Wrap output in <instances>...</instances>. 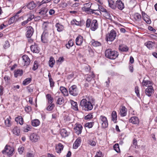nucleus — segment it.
<instances>
[{"instance_id":"nucleus-1","label":"nucleus","mask_w":157,"mask_h":157,"mask_svg":"<svg viewBox=\"0 0 157 157\" xmlns=\"http://www.w3.org/2000/svg\"><path fill=\"white\" fill-rule=\"evenodd\" d=\"M88 99H82L80 101V105L82 107V108L85 111H88L91 110L93 108V105L92 103L94 101V100L91 98Z\"/></svg>"},{"instance_id":"nucleus-2","label":"nucleus","mask_w":157,"mask_h":157,"mask_svg":"<svg viewBox=\"0 0 157 157\" xmlns=\"http://www.w3.org/2000/svg\"><path fill=\"white\" fill-rule=\"evenodd\" d=\"M105 56L110 59H115L118 56V52L116 51H112L110 49L106 50L105 52Z\"/></svg>"},{"instance_id":"nucleus-3","label":"nucleus","mask_w":157,"mask_h":157,"mask_svg":"<svg viewBox=\"0 0 157 157\" xmlns=\"http://www.w3.org/2000/svg\"><path fill=\"white\" fill-rule=\"evenodd\" d=\"M92 3L89 2L86 3L83 5V7L82 8V9L86 13L89 14H92L95 13V14H98L97 13H95L94 11L98 10H93L90 8Z\"/></svg>"},{"instance_id":"nucleus-4","label":"nucleus","mask_w":157,"mask_h":157,"mask_svg":"<svg viewBox=\"0 0 157 157\" xmlns=\"http://www.w3.org/2000/svg\"><path fill=\"white\" fill-rule=\"evenodd\" d=\"M14 150L13 147L6 145L4 150L2 151V153L4 155H7L8 157H10L13 155Z\"/></svg>"},{"instance_id":"nucleus-5","label":"nucleus","mask_w":157,"mask_h":157,"mask_svg":"<svg viewBox=\"0 0 157 157\" xmlns=\"http://www.w3.org/2000/svg\"><path fill=\"white\" fill-rule=\"evenodd\" d=\"M69 90L70 94L74 96L77 95L79 93L78 89L75 85H73L70 87Z\"/></svg>"},{"instance_id":"nucleus-6","label":"nucleus","mask_w":157,"mask_h":157,"mask_svg":"<svg viewBox=\"0 0 157 157\" xmlns=\"http://www.w3.org/2000/svg\"><path fill=\"white\" fill-rule=\"evenodd\" d=\"M116 36V32L114 30H112L107 36L106 40L112 41L115 39Z\"/></svg>"},{"instance_id":"nucleus-7","label":"nucleus","mask_w":157,"mask_h":157,"mask_svg":"<svg viewBox=\"0 0 157 157\" xmlns=\"http://www.w3.org/2000/svg\"><path fill=\"white\" fill-rule=\"evenodd\" d=\"M99 120L103 128L107 127L108 126V121L107 118L103 115L100 116Z\"/></svg>"},{"instance_id":"nucleus-8","label":"nucleus","mask_w":157,"mask_h":157,"mask_svg":"<svg viewBox=\"0 0 157 157\" xmlns=\"http://www.w3.org/2000/svg\"><path fill=\"white\" fill-rule=\"evenodd\" d=\"M26 37L28 38H30L34 33L33 28L31 26H28L26 27Z\"/></svg>"},{"instance_id":"nucleus-9","label":"nucleus","mask_w":157,"mask_h":157,"mask_svg":"<svg viewBox=\"0 0 157 157\" xmlns=\"http://www.w3.org/2000/svg\"><path fill=\"white\" fill-rule=\"evenodd\" d=\"M82 126L81 124H76L74 127V129L75 132L78 135L80 134L82 132Z\"/></svg>"},{"instance_id":"nucleus-10","label":"nucleus","mask_w":157,"mask_h":157,"mask_svg":"<svg viewBox=\"0 0 157 157\" xmlns=\"http://www.w3.org/2000/svg\"><path fill=\"white\" fill-rule=\"evenodd\" d=\"M30 139L33 142H36L39 139V136L36 133H33L30 136Z\"/></svg>"},{"instance_id":"nucleus-11","label":"nucleus","mask_w":157,"mask_h":157,"mask_svg":"<svg viewBox=\"0 0 157 157\" xmlns=\"http://www.w3.org/2000/svg\"><path fill=\"white\" fill-rule=\"evenodd\" d=\"M144 45L149 49H151L155 47V43L151 41H148L144 43Z\"/></svg>"},{"instance_id":"nucleus-12","label":"nucleus","mask_w":157,"mask_h":157,"mask_svg":"<svg viewBox=\"0 0 157 157\" xmlns=\"http://www.w3.org/2000/svg\"><path fill=\"white\" fill-rule=\"evenodd\" d=\"M116 8L117 7L120 10H122L124 8V4L121 0H117L116 3Z\"/></svg>"},{"instance_id":"nucleus-13","label":"nucleus","mask_w":157,"mask_h":157,"mask_svg":"<svg viewBox=\"0 0 157 157\" xmlns=\"http://www.w3.org/2000/svg\"><path fill=\"white\" fill-rule=\"evenodd\" d=\"M22 58L24 63V65L26 66L29 65L30 62V60L29 57L26 55H24L22 56Z\"/></svg>"},{"instance_id":"nucleus-14","label":"nucleus","mask_w":157,"mask_h":157,"mask_svg":"<svg viewBox=\"0 0 157 157\" xmlns=\"http://www.w3.org/2000/svg\"><path fill=\"white\" fill-rule=\"evenodd\" d=\"M34 44L31 45L30 46L31 51L34 53H38L39 52V49L37 44L35 43Z\"/></svg>"},{"instance_id":"nucleus-15","label":"nucleus","mask_w":157,"mask_h":157,"mask_svg":"<svg viewBox=\"0 0 157 157\" xmlns=\"http://www.w3.org/2000/svg\"><path fill=\"white\" fill-rule=\"evenodd\" d=\"M98 23L96 20H93L91 23V29L92 31H95L98 28Z\"/></svg>"},{"instance_id":"nucleus-16","label":"nucleus","mask_w":157,"mask_h":157,"mask_svg":"<svg viewBox=\"0 0 157 157\" xmlns=\"http://www.w3.org/2000/svg\"><path fill=\"white\" fill-rule=\"evenodd\" d=\"M127 109L124 106H122L120 109L119 114L121 117H124L126 116Z\"/></svg>"},{"instance_id":"nucleus-17","label":"nucleus","mask_w":157,"mask_h":157,"mask_svg":"<svg viewBox=\"0 0 157 157\" xmlns=\"http://www.w3.org/2000/svg\"><path fill=\"white\" fill-rule=\"evenodd\" d=\"M83 41V37L81 36H78L75 39L76 44L78 46H81Z\"/></svg>"},{"instance_id":"nucleus-18","label":"nucleus","mask_w":157,"mask_h":157,"mask_svg":"<svg viewBox=\"0 0 157 157\" xmlns=\"http://www.w3.org/2000/svg\"><path fill=\"white\" fill-rule=\"evenodd\" d=\"M154 91V90L152 86H150L147 87L145 90V93L148 96H150L152 92Z\"/></svg>"},{"instance_id":"nucleus-19","label":"nucleus","mask_w":157,"mask_h":157,"mask_svg":"<svg viewBox=\"0 0 157 157\" xmlns=\"http://www.w3.org/2000/svg\"><path fill=\"white\" fill-rule=\"evenodd\" d=\"M129 122L134 124H136L139 123V121L138 118L136 117H131L129 120Z\"/></svg>"},{"instance_id":"nucleus-20","label":"nucleus","mask_w":157,"mask_h":157,"mask_svg":"<svg viewBox=\"0 0 157 157\" xmlns=\"http://www.w3.org/2000/svg\"><path fill=\"white\" fill-rule=\"evenodd\" d=\"M63 146L61 143H59L58 145L56 146V151L58 153H60L61 151L63 149Z\"/></svg>"},{"instance_id":"nucleus-21","label":"nucleus","mask_w":157,"mask_h":157,"mask_svg":"<svg viewBox=\"0 0 157 157\" xmlns=\"http://www.w3.org/2000/svg\"><path fill=\"white\" fill-rule=\"evenodd\" d=\"M47 10L46 9L44 8L41 9L40 11L39 12V14L40 15L41 17L44 18L46 16V13Z\"/></svg>"},{"instance_id":"nucleus-22","label":"nucleus","mask_w":157,"mask_h":157,"mask_svg":"<svg viewBox=\"0 0 157 157\" xmlns=\"http://www.w3.org/2000/svg\"><path fill=\"white\" fill-rule=\"evenodd\" d=\"M81 140L80 138H78L74 143L73 145V148L74 149L77 148L79 146L81 143Z\"/></svg>"},{"instance_id":"nucleus-23","label":"nucleus","mask_w":157,"mask_h":157,"mask_svg":"<svg viewBox=\"0 0 157 157\" xmlns=\"http://www.w3.org/2000/svg\"><path fill=\"white\" fill-rule=\"evenodd\" d=\"M142 85L143 86L149 87L150 86H152V83L150 81L144 79L142 82Z\"/></svg>"},{"instance_id":"nucleus-24","label":"nucleus","mask_w":157,"mask_h":157,"mask_svg":"<svg viewBox=\"0 0 157 157\" xmlns=\"http://www.w3.org/2000/svg\"><path fill=\"white\" fill-rule=\"evenodd\" d=\"M119 49L122 52H127L128 50V48L125 45L121 44L119 45Z\"/></svg>"},{"instance_id":"nucleus-25","label":"nucleus","mask_w":157,"mask_h":157,"mask_svg":"<svg viewBox=\"0 0 157 157\" xmlns=\"http://www.w3.org/2000/svg\"><path fill=\"white\" fill-rule=\"evenodd\" d=\"M60 90L65 96H67L68 93L67 89L63 86H61L60 87Z\"/></svg>"},{"instance_id":"nucleus-26","label":"nucleus","mask_w":157,"mask_h":157,"mask_svg":"<svg viewBox=\"0 0 157 157\" xmlns=\"http://www.w3.org/2000/svg\"><path fill=\"white\" fill-rule=\"evenodd\" d=\"M71 104L73 107V109L75 110H78L77 103L72 100H70Z\"/></svg>"},{"instance_id":"nucleus-27","label":"nucleus","mask_w":157,"mask_h":157,"mask_svg":"<svg viewBox=\"0 0 157 157\" xmlns=\"http://www.w3.org/2000/svg\"><path fill=\"white\" fill-rule=\"evenodd\" d=\"M108 2L109 6L111 9L115 10L116 9V4L113 0H108Z\"/></svg>"},{"instance_id":"nucleus-28","label":"nucleus","mask_w":157,"mask_h":157,"mask_svg":"<svg viewBox=\"0 0 157 157\" xmlns=\"http://www.w3.org/2000/svg\"><path fill=\"white\" fill-rule=\"evenodd\" d=\"M13 134L16 135L18 136L20 135V130L18 127H15L13 130Z\"/></svg>"},{"instance_id":"nucleus-29","label":"nucleus","mask_w":157,"mask_h":157,"mask_svg":"<svg viewBox=\"0 0 157 157\" xmlns=\"http://www.w3.org/2000/svg\"><path fill=\"white\" fill-rule=\"evenodd\" d=\"M48 34L47 33H43L42 34L41 36V39L42 41L44 43H45L47 42L48 40L47 37L48 36Z\"/></svg>"},{"instance_id":"nucleus-30","label":"nucleus","mask_w":157,"mask_h":157,"mask_svg":"<svg viewBox=\"0 0 157 157\" xmlns=\"http://www.w3.org/2000/svg\"><path fill=\"white\" fill-rule=\"evenodd\" d=\"M15 121L17 123H19V124L21 125H22L23 124V119L21 116H19L16 117Z\"/></svg>"},{"instance_id":"nucleus-31","label":"nucleus","mask_w":157,"mask_h":157,"mask_svg":"<svg viewBox=\"0 0 157 157\" xmlns=\"http://www.w3.org/2000/svg\"><path fill=\"white\" fill-rule=\"evenodd\" d=\"M55 26L57 28V31L59 32L62 31L63 29V25L59 23L56 24Z\"/></svg>"},{"instance_id":"nucleus-32","label":"nucleus","mask_w":157,"mask_h":157,"mask_svg":"<svg viewBox=\"0 0 157 157\" xmlns=\"http://www.w3.org/2000/svg\"><path fill=\"white\" fill-rule=\"evenodd\" d=\"M60 133L62 136L63 137H65L68 136L69 135L68 132L64 129H61Z\"/></svg>"},{"instance_id":"nucleus-33","label":"nucleus","mask_w":157,"mask_h":157,"mask_svg":"<svg viewBox=\"0 0 157 157\" xmlns=\"http://www.w3.org/2000/svg\"><path fill=\"white\" fill-rule=\"evenodd\" d=\"M32 124L33 126L36 127L40 124V122L38 119H34L31 121Z\"/></svg>"},{"instance_id":"nucleus-34","label":"nucleus","mask_w":157,"mask_h":157,"mask_svg":"<svg viewBox=\"0 0 157 157\" xmlns=\"http://www.w3.org/2000/svg\"><path fill=\"white\" fill-rule=\"evenodd\" d=\"M23 74V71L19 69L17 70L14 72V75L15 77H17L18 75L21 76Z\"/></svg>"},{"instance_id":"nucleus-35","label":"nucleus","mask_w":157,"mask_h":157,"mask_svg":"<svg viewBox=\"0 0 157 157\" xmlns=\"http://www.w3.org/2000/svg\"><path fill=\"white\" fill-rule=\"evenodd\" d=\"M36 7V5L33 2H32L29 3L28 5V8L30 10H32Z\"/></svg>"},{"instance_id":"nucleus-36","label":"nucleus","mask_w":157,"mask_h":157,"mask_svg":"<svg viewBox=\"0 0 157 157\" xmlns=\"http://www.w3.org/2000/svg\"><path fill=\"white\" fill-rule=\"evenodd\" d=\"M55 63V61L54 58L52 57H51L50 58V59L49 61V66L51 67H52Z\"/></svg>"},{"instance_id":"nucleus-37","label":"nucleus","mask_w":157,"mask_h":157,"mask_svg":"<svg viewBox=\"0 0 157 157\" xmlns=\"http://www.w3.org/2000/svg\"><path fill=\"white\" fill-rule=\"evenodd\" d=\"M94 74L93 73H91V75H87V76L86 78V80L88 81V82H89L93 78H94Z\"/></svg>"},{"instance_id":"nucleus-38","label":"nucleus","mask_w":157,"mask_h":157,"mask_svg":"<svg viewBox=\"0 0 157 157\" xmlns=\"http://www.w3.org/2000/svg\"><path fill=\"white\" fill-rule=\"evenodd\" d=\"M112 120L114 122L115 121L117 120V116L116 112L115 111H113L112 113Z\"/></svg>"},{"instance_id":"nucleus-39","label":"nucleus","mask_w":157,"mask_h":157,"mask_svg":"<svg viewBox=\"0 0 157 157\" xmlns=\"http://www.w3.org/2000/svg\"><path fill=\"white\" fill-rule=\"evenodd\" d=\"M142 18L148 24H151V21L147 15L146 16H145L144 17H142Z\"/></svg>"},{"instance_id":"nucleus-40","label":"nucleus","mask_w":157,"mask_h":157,"mask_svg":"<svg viewBox=\"0 0 157 157\" xmlns=\"http://www.w3.org/2000/svg\"><path fill=\"white\" fill-rule=\"evenodd\" d=\"M46 97L48 100V103H52L53 101V98L51 97V95L50 94H48L46 95Z\"/></svg>"},{"instance_id":"nucleus-41","label":"nucleus","mask_w":157,"mask_h":157,"mask_svg":"<svg viewBox=\"0 0 157 157\" xmlns=\"http://www.w3.org/2000/svg\"><path fill=\"white\" fill-rule=\"evenodd\" d=\"M10 117H9L8 118H7L6 120H5V123L6 125L8 127H9L11 125L10 120Z\"/></svg>"},{"instance_id":"nucleus-42","label":"nucleus","mask_w":157,"mask_h":157,"mask_svg":"<svg viewBox=\"0 0 157 157\" xmlns=\"http://www.w3.org/2000/svg\"><path fill=\"white\" fill-rule=\"evenodd\" d=\"M92 45L95 47L99 46L101 45V43L98 41H95L94 40H92L91 41Z\"/></svg>"},{"instance_id":"nucleus-43","label":"nucleus","mask_w":157,"mask_h":157,"mask_svg":"<svg viewBox=\"0 0 157 157\" xmlns=\"http://www.w3.org/2000/svg\"><path fill=\"white\" fill-rule=\"evenodd\" d=\"M134 18L136 21H139L141 18V16L140 14L137 13L135 14Z\"/></svg>"},{"instance_id":"nucleus-44","label":"nucleus","mask_w":157,"mask_h":157,"mask_svg":"<svg viewBox=\"0 0 157 157\" xmlns=\"http://www.w3.org/2000/svg\"><path fill=\"white\" fill-rule=\"evenodd\" d=\"M32 80L31 78H28L25 79L23 82V84L26 85L29 83Z\"/></svg>"},{"instance_id":"nucleus-45","label":"nucleus","mask_w":157,"mask_h":157,"mask_svg":"<svg viewBox=\"0 0 157 157\" xmlns=\"http://www.w3.org/2000/svg\"><path fill=\"white\" fill-rule=\"evenodd\" d=\"M73 45V42L72 40H69L68 42V43L66 44V46L67 48H70Z\"/></svg>"},{"instance_id":"nucleus-46","label":"nucleus","mask_w":157,"mask_h":157,"mask_svg":"<svg viewBox=\"0 0 157 157\" xmlns=\"http://www.w3.org/2000/svg\"><path fill=\"white\" fill-rule=\"evenodd\" d=\"M24 147L20 146L18 148V151L20 154H22L24 151Z\"/></svg>"},{"instance_id":"nucleus-47","label":"nucleus","mask_w":157,"mask_h":157,"mask_svg":"<svg viewBox=\"0 0 157 157\" xmlns=\"http://www.w3.org/2000/svg\"><path fill=\"white\" fill-rule=\"evenodd\" d=\"M94 124V122H88L85 124V126L86 127H88V128H90L93 127Z\"/></svg>"},{"instance_id":"nucleus-48","label":"nucleus","mask_w":157,"mask_h":157,"mask_svg":"<svg viewBox=\"0 0 157 157\" xmlns=\"http://www.w3.org/2000/svg\"><path fill=\"white\" fill-rule=\"evenodd\" d=\"M88 143L89 144H90L92 146H94L96 145V143L95 140L93 139V140H89Z\"/></svg>"},{"instance_id":"nucleus-49","label":"nucleus","mask_w":157,"mask_h":157,"mask_svg":"<svg viewBox=\"0 0 157 157\" xmlns=\"http://www.w3.org/2000/svg\"><path fill=\"white\" fill-rule=\"evenodd\" d=\"M64 100L63 98L60 97L58 98L57 101V103L59 105H61L64 102Z\"/></svg>"},{"instance_id":"nucleus-50","label":"nucleus","mask_w":157,"mask_h":157,"mask_svg":"<svg viewBox=\"0 0 157 157\" xmlns=\"http://www.w3.org/2000/svg\"><path fill=\"white\" fill-rule=\"evenodd\" d=\"M113 148L114 150L117 153H118L120 151L119 146L118 144H116L114 145Z\"/></svg>"},{"instance_id":"nucleus-51","label":"nucleus","mask_w":157,"mask_h":157,"mask_svg":"<svg viewBox=\"0 0 157 157\" xmlns=\"http://www.w3.org/2000/svg\"><path fill=\"white\" fill-rule=\"evenodd\" d=\"M71 23L73 24H75L77 25H80L81 24V22L80 21H77L75 19H73L71 21Z\"/></svg>"},{"instance_id":"nucleus-52","label":"nucleus","mask_w":157,"mask_h":157,"mask_svg":"<svg viewBox=\"0 0 157 157\" xmlns=\"http://www.w3.org/2000/svg\"><path fill=\"white\" fill-rule=\"evenodd\" d=\"M50 104L48 106L47 108V110L48 111H51L52 110L54 107V105L52 103H49Z\"/></svg>"},{"instance_id":"nucleus-53","label":"nucleus","mask_w":157,"mask_h":157,"mask_svg":"<svg viewBox=\"0 0 157 157\" xmlns=\"http://www.w3.org/2000/svg\"><path fill=\"white\" fill-rule=\"evenodd\" d=\"M34 154L33 152H28L27 153L26 157H34Z\"/></svg>"},{"instance_id":"nucleus-54","label":"nucleus","mask_w":157,"mask_h":157,"mask_svg":"<svg viewBox=\"0 0 157 157\" xmlns=\"http://www.w3.org/2000/svg\"><path fill=\"white\" fill-rule=\"evenodd\" d=\"M10 46V44L9 42L7 41H6L5 42V44L4 45V48L5 49H6Z\"/></svg>"},{"instance_id":"nucleus-55","label":"nucleus","mask_w":157,"mask_h":157,"mask_svg":"<svg viewBox=\"0 0 157 157\" xmlns=\"http://www.w3.org/2000/svg\"><path fill=\"white\" fill-rule=\"evenodd\" d=\"M16 21H16V20H15L14 18L13 17H12L9 20L8 22L9 23L10 25Z\"/></svg>"},{"instance_id":"nucleus-56","label":"nucleus","mask_w":157,"mask_h":157,"mask_svg":"<svg viewBox=\"0 0 157 157\" xmlns=\"http://www.w3.org/2000/svg\"><path fill=\"white\" fill-rule=\"evenodd\" d=\"M91 23V20L90 19H87L86 23V27L88 28L90 27V25Z\"/></svg>"},{"instance_id":"nucleus-57","label":"nucleus","mask_w":157,"mask_h":157,"mask_svg":"<svg viewBox=\"0 0 157 157\" xmlns=\"http://www.w3.org/2000/svg\"><path fill=\"white\" fill-rule=\"evenodd\" d=\"M97 6L98 7V9L99 10L101 11L102 12L105 13L107 10L106 9L103 8L102 7H100L99 5H97Z\"/></svg>"},{"instance_id":"nucleus-58","label":"nucleus","mask_w":157,"mask_h":157,"mask_svg":"<svg viewBox=\"0 0 157 157\" xmlns=\"http://www.w3.org/2000/svg\"><path fill=\"white\" fill-rule=\"evenodd\" d=\"M93 117V115L92 114H89L85 117V119L86 120L90 119L92 118Z\"/></svg>"},{"instance_id":"nucleus-59","label":"nucleus","mask_w":157,"mask_h":157,"mask_svg":"<svg viewBox=\"0 0 157 157\" xmlns=\"http://www.w3.org/2000/svg\"><path fill=\"white\" fill-rule=\"evenodd\" d=\"M38 67V64L36 61H35L34 65L33 67V69L34 70H36Z\"/></svg>"},{"instance_id":"nucleus-60","label":"nucleus","mask_w":157,"mask_h":157,"mask_svg":"<svg viewBox=\"0 0 157 157\" xmlns=\"http://www.w3.org/2000/svg\"><path fill=\"white\" fill-rule=\"evenodd\" d=\"M135 92L137 96L139 97L140 96V94L139 93V90L138 89V86H136L135 88Z\"/></svg>"},{"instance_id":"nucleus-61","label":"nucleus","mask_w":157,"mask_h":157,"mask_svg":"<svg viewBox=\"0 0 157 157\" xmlns=\"http://www.w3.org/2000/svg\"><path fill=\"white\" fill-rule=\"evenodd\" d=\"M88 51L89 55L91 57L94 56V51L91 48L89 49Z\"/></svg>"},{"instance_id":"nucleus-62","label":"nucleus","mask_w":157,"mask_h":157,"mask_svg":"<svg viewBox=\"0 0 157 157\" xmlns=\"http://www.w3.org/2000/svg\"><path fill=\"white\" fill-rule=\"evenodd\" d=\"M49 78V80L50 83V86L51 87H53L54 86V83L53 81V79L51 78Z\"/></svg>"},{"instance_id":"nucleus-63","label":"nucleus","mask_w":157,"mask_h":157,"mask_svg":"<svg viewBox=\"0 0 157 157\" xmlns=\"http://www.w3.org/2000/svg\"><path fill=\"white\" fill-rule=\"evenodd\" d=\"M104 15L108 18H109L111 17L110 13L107 10L104 13Z\"/></svg>"},{"instance_id":"nucleus-64","label":"nucleus","mask_w":157,"mask_h":157,"mask_svg":"<svg viewBox=\"0 0 157 157\" xmlns=\"http://www.w3.org/2000/svg\"><path fill=\"white\" fill-rule=\"evenodd\" d=\"M34 17V15L31 14L29 15V16L28 17L27 19V20L28 21H31L33 19Z\"/></svg>"}]
</instances>
